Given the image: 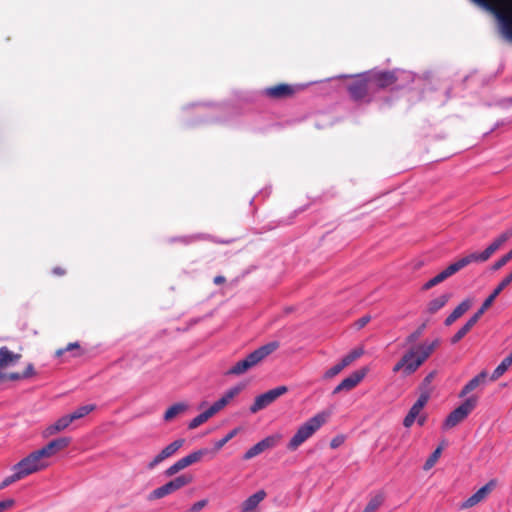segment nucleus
Wrapping results in <instances>:
<instances>
[{
  "label": "nucleus",
  "mask_w": 512,
  "mask_h": 512,
  "mask_svg": "<svg viewBox=\"0 0 512 512\" xmlns=\"http://www.w3.org/2000/svg\"><path fill=\"white\" fill-rule=\"evenodd\" d=\"M491 13L496 21L500 36L512 43V0H470Z\"/></svg>",
  "instance_id": "1"
},
{
  "label": "nucleus",
  "mask_w": 512,
  "mask_h": 512,
  "mask_svg": "<svg viewBox=\"0 0 512 512\" xmlns=\"http://www.w3.org/2000/svg\"><path fill=\"white\" fill-rule=\"evenodd\" d=\"M439 345L440 340L435 339L430 343L424 342L410 348L394 365L393 372L401 371L404 376L413 374L432 355Z\"/></svg>",
  "instance_id": "2"
},
{
  "label": "nucleus",
  "mask_w": 512,
  "mask_h": 512,
  "mask_svg": "<svg viewBox=\"0 0 512 512\" xmlns=\"http://www.w3.org/2000/svg\"><path fill=\"white\" fill-rule=\"evenodd\" d=\"M280 344L278 341L269 342L250 354L246 356V358L236 362L228 371V375H241L250 370L251 368L257 366L261 361H263L267 356L275 352L279 348Z\"/></svg>",
  "instance_id": "3"
},
{
  "label": "nucleus",
  "mask_w": 512,
  "mask_h": 512,
  "mask_svg": "<svg viewBox=\"0 0 512 512\" xmlns=\"http://www.w3.org/2000/svg\"><path fill=\"white\" fill-rule=\"evenodd\" d=\"M328 413H318L302 424L287 444V449L295 451L308 440L326 421Z\"/></svg>",
  "instance_id": "4"
},
{
  "label": "nucleus",
  "mask_w": 512,
  "mask_h": 512,
  "mask_svg": "<svg viewBox=\"0 0 512 512\" xmlns=\"http://www.w3.org/2000/svg\"><path fill=\"white\" fill-rule=\"evenodd\" d=\"M307 84L278 83L265 87L262 95L270 100L280 101L294 98L298 93L304 91Z\"/></svg>",
  "instance_id": "5"
},
{
  "label": "nucleus",
  "mask_w": 512,
  "mask_h": 512,
  "mask_svg": "<svg viewBox=\"0 0 512 512\" xmlns=\"http://www.w3.org/2000/svg\"><path fill=\"white\" fill-rule=\"evenodd\" d=\"M368 71L350 76L347 91L354 101H360L374 93Z\"/></svg>",
  "instance_id": "6"
},
{
  "label": "nucleus",
  "mask_w": 512,
  "mask_h": 512,
  "mask_svg": "<svg viewBox=\"0 0 512 512\" xmlns=\"http://www.w3.org/2000/svg\"><path fill=\"white\" fill-rule=\"evenodd\" d=\"M477 403L478 397L476 395H471L465 399L463 403H461L447 416L443 423V429H451L464 421L468 415L476 408Z\"/></svg>",
  "instance_id": "7"
},
{
  "label": "nucleus",
  "mask_w": 512,
  "mask_h": 512,
  "mask_svg": "<svg viewBox=\"0 0 512 512\" xmlns=\"http://www.w3.org/2000/svg\"><path fill=\"white\" fill-rule=\"evenodd\" d=\"M47 466L48 464L44 461V458L36 450L15 464L12 470H17L22 478H25L30 474L46 468Z\"/></svg>",
  "instance_id": "8"
},
{
  "label": "nucleus",
  "mask_w": 512,
  "mask_h": 512,
  "mask_svg": "<svg viewBox=\"0 0 512 512\" xmlns=\"http://www.w3.org/2000/svg\"><path fill=\"white\" fill-rule=\"evenodd\" d=\"M369 77L374 93L379 90L394 88L398 81L396 70H369Z\"/></svg>",
  "instance_id": "9"
},
{
  "label": "nucleus",
  "mask_w": 512,
  "mask_h": 512,
  "mask_svg": "<svg viewBox=\"0 0 512 512\" xmlns=\"http://www.w3.org/2000/svg\"><path fill=\"white\" fill-rule=\"evenodd\" d=\"M192 482V477L188 475H180L175 479L167 482L166 484L154 489L148 495V500L153 501L157 499H161L181 488L190 484Z\"/></svg>",
  "instance_id": "10"
},
{
  "label": "nucleus",
  "mask_w": 512,
  "mask_h": 512,
  "mask_svg": "<svg viewBox=\"0 0 512 512\" xmlns=\"http://www.w3.org/2000/svg\"><path fill=\"white\" fill-rule=\"evenodd\" d=\"M288 391L286 386H278L271 389L255 398L254 403L250 407L251 413H257L258 411L266 408L273 403L277 398L284 395Z\"/></svg>",
  "instance_id": "11"
},
{
  "label": "nucleus",
  "mask_w": 512,
  "mask_h": 512,
  "mask_svg": "<svg viewBox=\"0 0 512 512\" xmlns=\"http://www.w3.org/2000/svg\"><path fill=\"white\" fill-rule=\"evenodd\" d=\"M368 372L367 367L354 371L348 377L343 379L333 390V394H338L342 391H350L355 388L366 376Z\"/></svg>",
  "instance_id": "12"
},
{
  "label": "nucleus",
  "mask_w": 512,
  "mask_h": 512,
  "mask_svg": "<svg viewBox=\"0 0 512 512\" xmlns=\"http://www.w3.org/2000/svg\"><path fill=\"white\" fill-rule=\"evenodd\" d=\"M496 486L495 480H490L487 484H485L483 487H481L478 491H476L473 495H471L468 499H466L464 502L460 504V509H469L480 502H482L493 490V488Z\"/></svg>",
  "instance_id": "13"
},
{
  "label": "nucleus",
  "mask_w": 512,
  "mask_h": 512,
  "mask_svg": "<svg viewBox=\"0 0 512 512\" xmlns=\"http://www.w3.org/2000/svg\"><path fill=\"white\" fill-rule=\"evenodd\" d=\"M429 398H430V394L428 391H424L420 394L419 398L413 404V406L410 408L408 414L405 416V418L403 420L404 427L409 428L413 425L416 418L420 415L421 410L428 403Z\"/></svg>",
  "instance_id": "14"
},
{
  "label": "nucleus",
  "mask_w": 512,
  "mask_h": 512,
  "mask_svg": "<svg viewBox=\"0 0 512 512\" xmlns=\"http://www.w3.org/2000/svg\"><path fill=\"white\" fill-rule=\"evenodd\" d=\"M280 439V436H269L264 438L263 440L256 443L254 446H252L250 449H248L245 454L243 455L244 460H250L262 452H264L267 449L273 448L276 446Z\"/></svg>",
  "instance_id": "15"
},
{
  "label": "nucleus",
  "mask_w": 512,
  "mask_h": 512,
  "mask_svg": "<svg viewBox=\"0 0 512 512\" xmlns=\"http://www.w3.org/2000/svg\"><path fill=\"white\" fill-rule=\"evenodd\" d=\"M70 443V437H60L50 441L47 445L37 451L43 458H49L67 448Z\"/></svg>",
  "instance_id": "16"
},
{
  "label": "nucleus",
  "mask_w": 512,
  "mask_h": 512,
  "mask_svg": "<svg viewBox=\"0 0 512 512\" xmlns=\"http://www.w3.org/2000/svg\"><path fill=\"white\" fill-rule=\"evenodd\" d=\"M487 376L488 374L486 371H481L479 374H477L475 377H473L470 381L467 382V384L460 391L459 397H465L475 389L483 386L486 383Z\"/></svg>",
  "instance_id": "17"
},
{
  "label": "nucleus",
  "mask_w": 512,
  "mask_h": 512,
  "mask_svg": "<svg viewBox=\"0 0 512 512\" xmlns=\"http://www.w3.org/2000/svg\"><path fill=\"white\" fill-rule=\"evenodd\" d=\"M472 306L470 299L463 300L445 319L446 326L452 325L457 319L462 317Z\"/></svg>",
  "instance_id": "18"
},
{
  "label": "nucleus",
  "mask_w": 512,
  "mask_h": 512,
  "mask_svg": "<svg viewBox=\"0 0 512 512\" xmlns=\"http://www.w3.org/2000/svg\"><path fill=\"white\" fill-rule=\"evenodd\" d=\"M72 423L71 418L69 415H65L61 418H59L55 423L49 425L44 431L43 436L44 437H50L55 435L56 433L63 431L66 429L70 424Z\"/></svg>",
  "instance_id": "19"
},
{
  "label": "nucleus",
  "mask_w": 512,
  "mask_h": 512,
  "mask_svg": "<svg viewBox=\"0 0 512 512\" xmlns=\"http://www.w3.org/2000/svg\"><path fill=\"white\" fill-rule=\"evenodd\" d=\"M22 355L13 353L6 346L0 347V368H7L21 359Z\"/></svg>",
  "instance_id": "20"
},
{
  "label": "nucleus",
  "mask_w": 512,
  "mask_h": 512,
  "mask_svg": "<svg viewBox=\"0 0 512 512\" xmlns=\"http://www.w3.org/2000/svg\"><path fill=\"white\" fill-rule=\"evenodd\" d=\"M512 237V228L507 229L495 238L491 244L485 249L491 257L497 250H499L510 238Z\"/></svg>",
  "instance_id": "21"
},
{
  "label": "nucleus",
  "mask_w": 512,
  "mask_h": 512,
  "mask_svg": "<svg viewBox=\"0 0 512 512\" xmlns=\"http://www.w3.org/2000/svg\"><path fill=\"white\" fill-rule=\"evenodd\" d=\"M451 294L450 293H444L437 298L432 299L427 304V312L429 314H435L440 309H442L450 300Z\"/></svg>",
  "instance_id": "22"
},
{
  "label": "nucleus",
  "mask_w": 512,
  "mask_h": 512,
  "mask_svg": "<svg viewBox=\"0 0 512 512\" xmlns=\"http://www.w3.org/2000/svg\"><path fill=\"white\" fill-rule=\"evenodd\" d=\"M266 492L264 490H259L253 495L249 496L243 503L242 507L246 510L253 511L261 501H263L266 497Z\"/></svg>",
  "instance_id": "23"
},
{
  "label": "nucleus",
  "mask_w": 512,
  "mask_h": 512,
  "mask_svg": "<svg viewBox=\"0 0 512 512\" xmlns=\"http://www.w3.org/2000/svg\"><path fill=\"white\" fill-rule=\"evenodd\" d=\"M188 409V405L183 402H178L170 406L164 413V420L171 421L179 414L185 412Z\"/></svg>",
  "instance_id": "24"
},
{
  "label": "nucleus",
  "mask_w": 512,
  "mask_h": 512,
  "mask_svg": "<svg viewBox=\"0 0 512 512\" xmlns=\"http://www.w3.org/2000/svg\"><path fill=\"white\" fill-rule=\"evenodd\" d=\"M512 282V272L509 273L502 281L497 285L494 291L490 294V296L486 300H490V303L493 304L496 297Z\"/></svg>",
  "instance_id": "25"
},
{
  "label": "nucleus",
  "mask_w": 512,
  "mask_h": 512,
  "mask_svg": "<svg viewBox=\"0 0 512 512\" xmlns=\"http://www.w3.org/2000/svg\"><path fill=\"white\" fill-rule=\"evenodd\" d=\"M512 365V363L505 357L501 363L494 369L493 373L490 376L491 381L498 380Z\"/></svg>",
  "instance_id": "26"
},
{
  "label": "nucleus",
  "mask_w": 512,
  "mask_h": 512,
  "mask_svg": "<svg viewBox=\"0 0 512 512\" xmlns=\"http://www.w3.org/2000/svg\"><path fill=\"white\" fill-rule=\"evenodd\" d=\"M95 408L96 406L94 404L80 406L73 413L69 414V417L73 422L74 420L80 419L88 415L90 412L95 410Z\"/></svg>",
  "instance_id": "27"
},
{
  "label": "nucleus",
  "mask_w": 512,
  "mask_h": 512,
  "mask_svg": "<svg viewBox=\"0 0 512 512\" xmlns=\"http://www.w3.org/2000/svg\"><path fill=\"white\" fill-rule=\"evenodd\" d=\"M207 453V450L205 449H201V450H197V451H194L192 453H190L189 455L183 457V461L186 465V467L194 464V463H197L201 460V458Z\"/></svg>",
  "instance_id": "28"
},
{
  "label": "nucleus",
  "mask_w": 512,
  "mask_h": 512,
  "mask_svg": "<svg viewBox=\"0 0 512 512\" xmlns=\"http://www.w3.org/2000/svg\"><path fill=\"white\" fill-rule=\"evenodd\" d=\"M383 502L384 496L382 494H377L369 500L363 512H374L383 504Z\"/></svg>",
  "instance_id": "29"
},
{
  "label": "nucleus",
  "mask_w": 512,
  "mask_h": 512,
  "mask_svg": "<svg viewBox=\"0 0 512 512\" xmlns=\"http://www.w3.org/2000/svg\"><path fill=\"white\" fill-rule=\"evenodd\" d=\"M239 431H240V428H234L222 439L216 441L214 443L215 451L221 450L232 438H234L239 433Z\"/></svg>",
  "instance_id": "30"
},
{
  "label": "nucleus",
  "mask_w": 512,
  "mask_h": 512,
  "mask_svg": "<svg viewBox=\"0 0 512 512\" xmlns=\"http://www.w3.org/2000/svg\"><path fill=\"white\" fill-rule=\"evenodd\" d=\"M442 453V447L439 446L435 449V451L429 456V458L425 461L423 469L425 471L430 470L438 461L440 455Z\"/></svg>",
  "instance_id": "31"
},
{
  "label": "nucleus",
  "mask_w": 512,
  "mask_h": 512,
  "mask_svg": "<svg viewBox=\"0 0 512 512\" xmlns=\"http://www.w3.org/2000/svg\"><path fill=\"white\" fill-rule=\"evenodd\" d=\"M185 443L184 439H177L163 448L168 457L173 456Z\"/></svg>",
  "instance_id": "32"
},
{
  "label": "nucleus",
  "mask_w": 512,
  "mask_h": 512,
  "mask_svg": "<svg viewBox=\"0 0 512 512\" xmlns=\"http://www.w3.org/2000/svg\"><path fill=\"white\" fill-rule=\"evenodd\" d=\"M210 417L207 410L193 418L190 423L188 424L189 429H195L205 423Z\"/></svg>",
  "instance_id": "33"
},
{
  "label": "nucleus",
  "mask_w": 512,
  "mask_h": 512,
  "mask_svg": "<svg viewBox=\"0 0 512 512\" xmlns=\"http://www.w3.org/2000/svg\"><path fill=\"white\" fill-rule=\"evenodd\" d=\"M467 257L469 260V264L476 262H486L490 258L486 250L482 252H472L468 254Z\"/></svg>",
  "instance_id": "34"
},
{
  "label": "nucleus",
  "mask_w": 512,
  "mask_h": 512,
  "mask_svg": "<svg viewBox=\"0 0 512 512\" xmlns=\"http://www.w3.org/2000/svg\"><path fill=\"white\" fill-rule=\"evenodd\" d=\"M185 468H187V467H186L183 459L181 458L178 461H176L173 465H171L169 468H167L164 473L167 477H171Z\"/></svg>",
  "instance_id": "35"
},
{
  "label": "nucleus",
  "mask_w": 512,
  "mask_h": 512,
  "mask_svg": "<svg viewBox=\"0 0 512 512\" xmlns=\"http://www.w3.org/2000/svg\"><path fill=\"white\" fill-rule=\"evenodd\" d=\"M490 300H485L480 307V309L468 320L469 323L474 327L478 322L480 317L485 313V311L491 306Z\"/></svg>",
  "instance_id": "36"
},
{
  "label": "nucleus",
  "mask_w": 512,
  "mask_h": 512,
  "mask_svg": "<svg viewBox=\"0 0 512 512\" xmlns=\"http://www.w3.org/2000/svg\"><path fill=\"white\" fill-rule=\"evenodd\" d=\"M473 328L471 323L468 321L463 325L461 329L458 330V332L451 338V343L456 344L459 342L467 333L470 332V330Z\"/></svg>",
  "instance_id": "37"
},
{
  "label": "nucleus",
  "mask_w": 512,
  "mask_h": 512,
  "mask_svg": "<svg viewBox=\"0 0 512 512\" xmlns=\"http://www.w3.org/2000/svg\"><path fill=\"white\" fill-rule=\"evenodd\" d=\"M13 474L6 477L1 483H0V490L8 487L9 485L23 479L22 476L19 474L17 470H12Z\"/></svg>",
  "instance_id": "38"
},
{
  "label": "nucleus",
  "mask_w": 512,
  "mask_h": 512,
  "mask_svg": "<svg viewBox=\"0 0 512 512\" xmlns=\"http://www.w3.org/2000/svg\"><path fill=\"white\" fill-rule=\"evenodd\" d=\"M446 279L444 278V275L442 274V272L438 273L436 276H434L433 278H431L429 281H427L422 289L423 290H429L431 288H433L434 286L442 283L443 281H445Z\"/></svg>",
  "instance_id": "39"
},
{
  "label": "nucleus",
  "mask_w": 512,
  "mask_h": 512,
  "mask_svg": "<svg viewBox=\"0 0 512 512\" xmlns=\"http://www.w3.org/2000/svg\"><path fill=\"white\" fill-rule=\"evenodd\" d=\"M510 260H512V249L505 255H503L500 259H498L493 265L492 270H499L503 266H505Z\"/></svg>",
  "instance_id": "40"
},
{
  "label": "nucleus",
  "mask_w": 512,
  "mask_h": 512,
  "mask_svg": "<svg viewBox=\"0 0 512 512\" xmlns=\"http://www.w3.org/2000/svg\"><path fill=\"white\" fill-rule=\"evenodd\" d=\"M425 328H426V323H423L420 327H418L413 333H411L406 338V343L412 344V343L416 342L422 336Z\"/></svg>",
  "instance_id": "41"
},
{
  "label": "nucleus",
  "mask_w": 512,
  "mask_h": 512,
  "mask_svg": "<svg viewBox=\"0 0 512 512\" xmlns=\"http://www.w3.org/2000/svg\"><path fill=\"white\" fill-rule=\"evenodd\" d=\"M343 369H344V367H342V364L339 362V363L335 364L334 366H332L330 369H328L324 373L323 378L331 379V378L335 377L336 375H338Z\"/></svg>",
  "instance_id": "42"
},
{
  "label": "nucleus",
  "mask_w": 512,
  "mask_h": 512,
  "mask_svg": "<svg viewBox=\"0 0 512 512\" xmlns=\"http://www.w3.org/2000/svg\"><path fill=\"white\" fill-rule=\"evenodd\" d=\"M169 458L167 454H165L164 450L162 449L159 454H157L151 462L148 463L147 468L152 470L154 469L158 464L163 462L165 459Z\"/></svg>",
  "instance_id": "43"
},
{
  "label": "nucleus",
  "mask_w": 512,
  "mask_h": 512,
  "mask_svg": "<svg viewBox=\"0 0 512 512\" xmlns=\"http://www.w3.org/2000/svg\"><path fill=\"white\" fill-rule=\"evenodd\" d=\"M242 388L240 386L233 387L229 389L222 398L226 400V403L228 404L235 396H237Z\"/></svg>",
  "instance_id": "44"
},
{
  "label": "nucleus",
  "mask_w": 512,
  "mask_h": 512,
  "mask_svg": "<svg viewBox=\"0 0 512 512\" xmlns=\"http://www.w3.org/2000/svg\"><path fill=\"white\" fill-rule=\"evenodd\" d=\"M459 270L456 262H453L451 263L450 265H448L442 272V274L444 275V278L445 279H448L449 277H451L452 275H454L455 273H457Z\"/></svg>",
  "instance_id": "45"
},
{
  "label": "nucleus",
  "mask_w": 512,
  "mask_h": 512,
  "mask_svg": "<svg viewBox=\"0 0 512 512\" xmlns=\"http://www.w3.org/2000/svg\"><path fill=\"white\" fill-rule=\"evenodd\" d=\"M73 350H80V345L78 342L69 343L65 348L58 349L55 354L57 357H60L65 352L73 351Z\"/></svg>",
  "instance_id": "46"
},
{
  "label": "nucleus",
  "mask_w": 512,
  "mask_h": 512,
  "mask_svg": "<svg viewBox=\"0 0 512 512\" xmlns=\"http://www.w3.org/2000/svg\"><path fill=\"white\" fill-rule=\"evenodd\" d=\"M208 504L207 499H202L200 501L195 502L187 511L185 512H200L203 508H205Z\"/></svg>",
  "instance_id": "47"
},
{
  "label": "nucleus",
  "mask_w": 512,
  "mask_h": 512,
  "mask_svg": "<svg viewBox=\"0 0 512 512\" xmlns=\"http://www.w3.org/2000/svg\"><path fill=\"white\" fill-rule=\"evenodd\" d=\"M14 505H15V500L12 498L0 501V512H5L6 510L13 508Z\"/></svg>",
  "instance_id": "48"
},
{
  "label": "nucleus",
  "mask_w": 512,
  "mask_h": 512,
  "mask_svg": "<svg viewBox=\"0 0 512 512\" xmlns=\"http://www.w3.org/2000/svg\"><path fill=\"white\" fill-rule=\"evenodd\" d=\"M371 320V317L369 315H365L361 318H359L356 322H355V326L357 329H362L363 327H365Z\"/></svg>",
  "instance_id": "49"
},
{
  "label": "nucleus",
  "mask_w": 512,
  "mask_h": 512,
  "mask_svg": "<svg viewBox=\"0 0 512 512\" xmlns=\"http://www.w3.org/2000/svg\"><path fill=\"white\" fill-rule=\"evenodd\" d=\"M35 375V369L33 364H28L25 370L22 372V376H24V379L30 378Z\"/></svg>",
  "instance_id": "50"
},
{
  "label": "nucleus",
  "mask_w": 512,
  "mask_h": 512,
  "mask_svg": "<svg viewBox=\"0 0 512 512\" xmlns=\"http://www.w3.org/2000/svg\"><path fill=\"white\" fill-rule=\"evenodd\" d=\"M22 379H24V376H22V373H17V372L8 373V374L5 373V381L6 380L17 381V380H22Z\"/></svg>",
  "instance_id": "51"
},
{
  "label": "nucleus",
  "mask_w": 512,
  "mask_h": 512,
  "mask_svg": "<svg viewBox=\"0 0 512 512\" xmlns=\"http://www.w3.org/2000/svg\"><path fill=\"white\" fill-rule=\"evenodd\" d=\"M455 262H456L459 270H461V269L465 268L466 266L470 265L467 255L461 257L460 259H458Z\"/></svg>",
  "instance_id": "52"
},
{
  "label": "nucleus",
  "mask_w": 512,
  "mask_h": 512,
  "mask_svg": "<svg viewBox=\"0 0 512 512\" xmlns=\"http://www.w3.org/2000/svg\"><path fill=\"white\" fill-rule=\"evenodd\" d=\"M222 408V406H220L217 401L213 403V405L207 409V412L208 414L210 415V417L214 416L217 412H219Z\"/></svg>",
  "instance_id": "53"
},
{
  "label": "nucleus",
  "mask_w": 512,
  "mask_h": 512,
  "mask_svg": "<svg viewBox=\"0 0 512 512\" xmlns=\"http://www.w3.org/2000/svg\"><path fill=\"white\" fill-rule=\"evenodd\" d=\"M363 349L361 348H358V349H354L352 350L349 354V356L351 357V359L353 360V362L358 359L360 356H362L363 354Z\"/></svg>",
  "instance_id": "54"
},
{
  "label": "nucleus",
  "mask_w": 512,
  "mask_h": 512,
  "mask_svg": "<svg viewBox=\"0 0 512 512\" xmlns=\"http://www.w3.org/2000/svg\"><path fill=\"white\" fill-rule=\"evenodd\" d=\"M340 363L342 364V367L346 368L347 366L353 363V360L351 359L349 354H347L341 359Z\"/></svg>",
  "instance_id": "55"
},
{
  "label": "nucleus",
  "mask_w": 512,
  "mask_h": 512,
  "mask_svg": "<svg viewBox=\"0 0 512 512\" xmlns=\"http://www.w3.org/2000/svg\"><path fill=\"white\" fill-rule=\"evenodd\" d=\"M52 273L56 276H64L66 274V270L62 267H54Z\"/></svg>",
  "instance_id": "56"
},
{
  "label": "nucleus",
  "mask_w": 512,
  "mask_h": 512,
  "mask_svg": "<svg viewBox=\"0 0 512 512\" xmlns=\"http://www.w3.org/2000/svg\"><path fill=\"white\" fill-rule=\"evenodd\" d=\"M213 281H214V283H215L216 285H219V284L224 283V282L226 281V279H225V277H224V276L218 275V276H216V277L214 278V280H213Z\"/></svg>",
  "instance_id": "57"
},
{
  "label": "nucleus",
  "mask_w": 512,
  "mask_h": 512,
  "mask_svg": "<svg viewBox=\"0 0 512 512\" xmlns=\"http://www.w3.org/2000/svg\"><path fill=\"white\" fill-rule=\"evenodd\" d=\"M434 375H435V373H434V372L429 373V374L425 377V379H424V384H427V385H428V384L433 380Z\"/></svg>",
  "instance_id": "58"
},
{
  "label": "nucleus",
  "mask_w": 512,
  "mask_h": 512,
  "mask_svg": "<svg viewBox=\"0 0 512 512\" xmlns=\"http://www.w3.org/2000/svg\"><path fill=\"white\" fill-rule=\"evenodd\" d=\"M217 403H218L220 406H222V408H224V407L227 405L226 400H225V399H223L222 397H221L220 399H218V400H217Z\"/></svg>",
  "instance_id": "59"
},
{
  "label": "nucleus",
  "mask_w": 512,
  "mask_h": 512,
  "mask_svg": "<svg viewBox=\"0 0 512 512\" xmlns=\"http://www.w3.org/2000/svg\"><path fill=\"white\" fill-rule=\"evenodd\" d=\"M425 421H426V417L425 416H418V424L420 426L424 425Z\"/></svg>",
  "instance_id": "60"
},
{
  "label": "nucleus",
  "mask_w": 512,
  "mask_h": 512,
  "mask_svg": "<svg viewBox=\"0 0 512 512\" xmlns=\"http://www.w3.org/2000/svg\"><path fill=\"white\" fill-rule=\"evenodd\" d=\"M330 445H331V447H332V448H336V447L338 446V443H337L336 439H333V440L331 441V444H330Z\"/></svg>",
  "instance_id": "61"
},
{
  "label": "nucleus",
  "mask_w": 512,
  "mask_h": 512,
  "mask_svg": "<svg viewBox=\"0 0 512 512\" xmlns=\"http://www.w3.org/2000/svg\"><path fill=\"white\" fill-rule=\"evenodd\" d=\"M506 358L512 363V352Z\"/></svg>",
  "instance_id": "62"
},
{
  "label": "nucleus",
  "mask_w": 512,
  "mask_h": 512,
  "mask_svg": "<svg viewBox=\"0 0 512 512\" xmlns=\"http://www.w3.org/2000/svg\"><path fill=\"white\" fill-rule=\"evenodd\" d=\"M506 358L512 363V352Z\"/></svg>",
  "instance_id": "63"
},
{
  "label": "nucleus",
  "mask_w": 512,
  "mask_h": 512,
  "mask_svg": "<svg viewBox=\"0 0 512 512\" xmlns=\"http://www.w3.org/2000/svg\"><path fill=\"white\" fill-rule=\"evenodd\" d=\"M241 512H252V511L246 510L245 508L242 507Z\"/></svg>",
  "instance_id": "64"
}]
</instances>
